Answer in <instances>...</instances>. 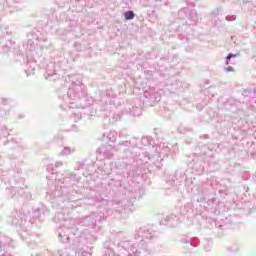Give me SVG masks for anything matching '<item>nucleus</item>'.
Returning a JSON list of instances; mask_svg holds the SVG:
<instances>
[{
	"mask_svg": "<svg viewBox=\"0 0 256 256\" xmlns=\"http://www.w3.org/2000/svg\"><path fill=\"white\" fill-rule=\"evenodd\" d=\"M124 17L126 21H131V19H135V13L133 11H127L124 13Z\"/></svg>",
	"mask_w": 256,
	"mask_h": 256,
	"instance_id": "f257e3e1",
	"label": "nucleus"
},
{
	"mask_svg": "<svg viewBox=\"0 0 256 256\" xmlns=\"http://www.w3.org/2000/svg\"><path fill=\"white\" fill-rule=\"evenodd\" d=\"M233 57H236V55H234L233 53L228 54L226 65H229V60L233 59Z\"/></svg>",
	"mask_w": 256,
	"mask_h": 256,
	"instance_id": "f03ea898",
	"label": "nucleus"
},
{
	"mask_svg": "<svg viewBox=\"0 0 256 256\" xmlns=\"http://www.w3.org/2000/svg\"><path fill=\"white\" fill-rule=\"evenodd\" d=\"M226 71L231 72V71H234V69H233V67L229 66L226 68Z\"/></svg>",
	"mask_w": 256,
	"mask_h": 256,
	"instance_id": "7ed1b4c3",
	"label": "nucleus"
}]
</instances>
